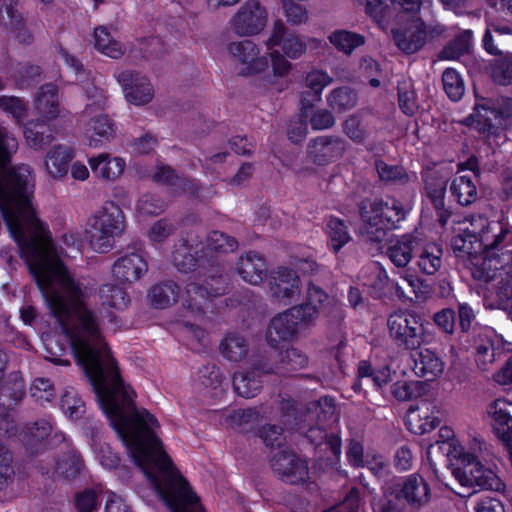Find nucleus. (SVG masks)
Wrapping results in <instances>:
<instances>
[{
  "label": "nucleus",
  "mask_w": 512,
  "mask_h": 512,
  "mask_svg": "<svg viewBox=\"0 0 512 512\" xmlns=\"http://www.w3.org/2000/svg\"><path fill=\"white\" fill-rule=\"evenodd\" d=\"M18 143L0 127V211L21 258H63L70 252L57 246L48 227L36 216L32 194L34 178L27 165L10 168Z\"/></svg>",
  "instance_id": "1"
},
{
  "label": "nucleus",
  "mask_w": 512,
  "mask_h": 512,
  "mask_svg": "<svg viewBox=\"0 0 512 512\" xmlns=\"http://www.w3.org/2000/svg\"><path fill=\"white\" fill-rule=\"evenodd\" d=\"M508 233L506 222L476 215L460 224L451 241L473 279L486 286L490 308L506 309L512 299V253L501 246Z\"/></svg>",
  "instance_id": "2"
},
{
  "label": "nucleus",
  "mask_w": 512,
  "mask_h": 512,
  "mask_svg": "<svg viewBox=\"0 0 512 512\" xmlns=\"http://www.w3.org/2000/svg\"><path fill=\"white\" fill-rule=\"evenodd\" d=\"M338 302L320 287L310 285L306 302L276 315L267 329V341L272 347L292 339L300 330L310 326L321 315L338 310Z\"/></svg>",
  "instance_id": "3"
},
{
  "label": "nucleus",
  "mask_w": 512,
  "mask_h": 512,
  "mask_svg": "<svg viewBox=\"0 0 512 512\" xmlns=\"http://www.w3.org/2000/svg\"><path fill=\"white\" fill-rule=\"evenodd\" d=\"M265 46L271 60V72L259 80V86L269 93H279L288 86L285 78L292 67L288 59L300 58L306 52L307 43L302 37L289 31L281 21H277L265 41Z\"/></svg>",
  "instance_id": "4"
},
{
  "label": "nucleus",
  "mask_w": 512,
  "mask_h": 512,
  "mask_svg": "<svg viewBox=\"0 0 512 512\" xmlns=\"http://www.w3.org/2000/svg\"><path fill=\"white\" fill-rule=\"evenodd\" d=\"M24 393L25 385L18 375L1 388L0 404L6 406L7 411L0 412V435L13 442L19 441L26 446H33L46 438L53 431V426L47 420H40L18 432V424L10 412V407L20 401Z\"/></svg>",
  "instance_id": "5"
},
{
  "label": "nucleus",
  "mask_w": 512,
  "mask_h": 512,
  "mask_svg": "<svg viewBox=\"0 0 512 512\" xmlns=\"http://www.w3.org/2000/svg\"><path fill=\"white\" fill-rule=\"evenodd\" d=\"M400 11L397 15V26L393 28L395 44L406 53L418 51L427 36L423 21L418 16L421 10L431 7V0H391Z\"/></svg>",
  "instance_id": "6"
},
{
  "label": "nucleus",
  "mask_w": 512,
  "mask_h": 512,
  "mask_svg": "<svg viewBox=\"0 0 512 512\" xmlns=\"http://www.w3.org/2000/svg\"><path fill=\"white\" fill-rule=\"evenodd\" d=\"M411 204L388 197L364 203L361 217L365 223V233L373 242L381 241L386 229L397 228V224L406 218Z\"/></svg>",
  "instance_id": "7"
},
{
  "label": "nucleus",
  "mask_w": 512,
  "mask_h": 512,
  "mask_svg": "<svg viewBox=\"0 0 512 512\" xmlns=\"http://www.w3.org/2000/svg\"><path fill=\"white\" fill-rule=\"evenodd\" d=\"M155 494L171 512H205L181 474H144Z\"/></svg>",
  "instance_id": "8"
},
{
  "label": "nucleus",
  "mask_w": 512,
  "mask_h": 512,
  "mask_svg": "<svg viewBox=\"0 0 512 512\" xmlns=\"http://www.w3.org/2000/svg\"><path fill=\"white\" fill-rule=\"evenodd\" d=\"M124 229V214L122 209L114 202H106L89 222L91 247L99 253L109 251L113 247L114 239Z\"/></svg>",
  "instance_id": "9"
},
{
  "label": "nucleus",
  "mask_w": 512,
  "mask_h": 512,
  "mask_svg": "<svg viewBox=\"0 0 512 512\" xmlns=\"http://www.w3.org/2000/svg\"><path fill=\"white\" fill-rule=\"evenodd\" d=\"M387 325L389 334L396 344L408 350H415L430 339L423 319L410 311L391 314Z\"/></svg>",
  "instance_id": "10"
},
{
  "label": "nucleus",
  "mask_w": 512,
  "mask_h": 512,
  "mask_svg": "<svg viewBox=\"0 0 512 512\" xmlns=\"http://www.w3.org/2000/svg\"><path fill=\"white\" fill-rule=\"evenodd\" d=\"M510 119H512V99L503 98L493 107L486 103H477L473 113L464 123L489 138L491 135H496L499 128L505 127Z\"/></svg>",
  "instance_id": "11"
},
{
  "label": "nucleus",
  "mask_w": 512,
  "mask_h": 512,
  "mask_svg": "<svg viewBox=\"0 0 512 512\" xmlns=\"http://www.w3.org/2000/svg\"><path fill=\"white\" fill-rule=\"evenodd\" d=\"M227 50L239 67L241 75H259V80L268 73L269 61L266 55L261 53V47L251 40L234 41L228 44Z\"/></svg>",
  "instance_id": "12"
},
{
  "label": "nucleus",
  "mask_w": 512,
  "mask_h": 512,
  "mask_svg": "<svg viewBox=\"0 0 512 512\" xmlns=\"http://www.w3.org/2000/svg\"><path fill=\"white\" fill-rule=\"evenodd\" d=\"M463 466L454 469L453 475L463 487L481 488L501 491L505 485L498 476L495 467L485 465L480 460L470 463H462Z\"/></svg>",
  "instance_id": "13"
},
{
  "label": "nucleus",
  "mask_w": 512,
  "mask_h": 512,
  "mask_svg": "<svg viewBox=\"0 0 512 512\" xmlns=\"http://www.w3.org/2000/svg\"><path fill=\"white\" fill-rule=\"evenodd\" d=\"M268 14L258 0H247L229 20L231 30L240 37L259 34L266 26Z\"/></svg>",
  "instance_id": "14"
},
{
  "label": "nucleus",
  "mask_w": 512,
  "mask_h": 512,
  "mask_svg": "<svg viewBox=\"0 0 512 512\" xmlns=\"http://www.w3.org/2000/svg\"><path fill=\"white\" fill-rule=\"evenodd\" d=\"M115 78L129 104L144 106L153 100L155 89L146 75L134 70H122L115 74Z\"/></svg>",
  "instance_id": "15"
},
{
  "label": "nucleus",
  "mask_w": 512,
  "mask_h": 512,
  "mask_svg": "<svg viewBox=\"0 0 512 512\" xmlns=\"http://www.w3.org/2000/svg\"><path fill=\"white\" fill-rule=\"evenodd\" d=\"M83 137L91 148H99L116 136V127L108 115L86 107L82 115Z\"/></svg>",
  "instance_id": "16"
},
{
  "label": "nucleus",
  "mask_w": 512,
  "mask_h": 512,
  "mask_svg": "<svg viewBox=\"0 0 512 512\" xmlns=\"http://www.w3.org/2000/svg\"><path fill=\"white\" fill-rule=\"evenodd\" d=\"M225 291L226 286L222 277H211L205 287L191 283L187 286L185 296L182 298L183 305L191 310L200 311L208 307L209 297L221 295Z\"/></svg>",
  "instance_id": "17"
},
{
  "label": "nucleus",
  "mask_w": 512,
  "mask_h": 512,
  "mask_svg": "<svg viewBox=\"0 0 512 512\" xmlns=\"http://www.w3.org/2000/svg\"><path fill=\"white\" fill-rule=\"evenodd\" d=\"M272 468L291 484L305 482L309 478L307 463L288 451H280L271 460Z\"/></svg>",
  "instance_id": "18"
},
{
  "label": "nucleus",
  "mask_w": 512,
  "mask_h": 512,
  "mask_svg": "<svg viewBox=\"0 0 512 512\" xmlns=\"http://www.w3.org/2000/svg\"><path fill=\"white\" fill-rule=\"evenodd\" d=\"M459 171L469 170L468 173L456 176L451 183L450 190L452 195L461 205H470L477 199V176L474 173L476 162L469 159L466 163L458 165Z\"/></svg>",
  "instance_id": "19"
},
{
  "label": "nucleus",
  "mask_w": 512,
  "mask_h": 512,
  "mask_svg": "<svg viewBox=\"0 0 512 512\" xmlns=\"http://www.w3.org/2000/svg\"><path fill=\"white\" fill-rule=\"evenodd\" d=\"M332 81L333 78L327 72L320 69H313L306 73L300 92V102L303 106L304 116H308L307 109L310 106H313L321 100L323 90L329 86Z\"/></svg>",
  "instance_id": "20"
},
{
  "label": "nucleus",
  "mask_w": 512,
  "mask_h": 512,
  "mask_svg": "<svg viewBox=\"0 0 512 512\" xmlns=\"http://www.w3.org/2000/svg\"><path fill=\"white\" fill-rule=\"evenodd\" d=\"M361 279L362 284L371 287L376 296L385 295L394 289L395 294L399 298H408L404 289L398 283L390 282L386 270L379 263H372L368 266L363 272Z\"/></svg>",
  "instance_id": "21"
},
{
  "label": "nucleus",
  "mask_w": 512,
  "mask_h": 512,
  "mask_svg": "<svg viewBox=\"0 0 512 512\" xmlns=\"http://www.w3.org/2000/svg\"><path fill=\"white\" fill-rule=\"evenodd\" d=\"M273 296L284 305H288L299 299L301 293V281L292 270L280 269L271 283Z\"/></svg>",
  "instance_id": "22"
},
{
  "label": "nucleus",
  "mask_w": 512,
  "mask_h": 512,
  "mask_svg": "<svg viewBox=\"0 0 512 512\" xmlns=\"http://www.w3.org/2000/svg\"><path fill=\"white\" fill-rule=\"evenodd\" d=\"M346 148V142L339 137L321 136L309 145V156L313 162L324 165L339 158Z\"/></svg>",
  "instance_id": "23"
},
{
  "label": "nucleus",
  "mask_w": 512,
  "mask_h": 512,
  "mask_svg": "<svg viewBox=\"0 0 512 512\" xmlns=\"http://www.w3.org/2000/svg\"><path fill=\"white\" fill-rule=\"evenodd\" d=\"M88 164L96 177L105 181H115L126 168L124 158L102 152L88 159Z\"/></svg>",
  "instance_id": "24"
},
{
  "label": "nucleus",
  "mask_w": 512,
  "mask_h": 512,
  "mask_svg": "<svg viewBox=\"0 0 512 512\" xmlns=\"http://www.w3.org/2000/svg\"><path fill=\"white\" fill-rule=\"evenodd\" d=\"M419 245L417 234L392 236L388 240L387 255L397 267H405L411 261L413 251Z\"/></svg>",
  "instance_id": "25"
},
{
  "label": "nucleus",
  "mask_w": 512,
  "mask_h": 512,
  "mask_svg": "<svg viewBox=\"0 0 512 512\" xmlns=\"http://www.w3.org/2000/svg\"><path fill=\"white\" fill-rule=\"evenodd\" d=\"M34 107L42 122L56 119L61 112L56 85L47 84L42 86L36 95Z\"/></svg>",
  "instance_id": "26"
},
{
  "label": "nucleus",
  "mask_w": 512,
  "mask_h": 512,
  "mask_svg": "<svg viewBox=\"0 0 512 512\" xmlns=\"http://www.w3.org/2000/svg\"><path fill=\"white\" fill-rule=\"evenodd\" d=\"M415 258L419 271L428 276L435 275L443 266V250L434 242L419 243Z\"/></svg>",
  "instance_id": "27"
},
{
  "label": "nucleus",
  "mask_w": 512,
  "mask_h": 512,
  "mask_svg": "<svg viewBox=\"0 0 512 512\" xmlns=\"http://www.w3.org/2000/svg\"><path fill=\"white\" fill-rule=\"evenodd\" d=\"M147 271V263L136 253L120 257L114 264L112 273L121 282L138 280Z\"/></svg>",
  "instance_id": "28"
},
{
  "label": "nucleus",
  "mask_w": 512,
  "mask_h": 512,
  "mask_svg": "<svg viewBox=\"0 0 512 512\" xmlns=\"http://www.w3.org/2000/svg\"><path fill=\"white\" fill-rule=\"evenodd\" d=\"M74 158V150L66 145H56L46 154L44 166L53 179H62L68 172V164Z\"/></svg>",
  "instance_id": "29"
},
{
  "label": "nucleus",
  "mask_w": 512,
  "mask_h": 512,
  "mask_svg": "<svg viewBox=\"0 0 512 512\" xmlns=\"http://www.w3.org/2000/svg\"><path fill=\"white\" fill-rule=\"evenodd\" d=\"M254 408L226 410L219 415V425L225 429L247 431L259 420Z\"/></svg>",
  "instance_id": "30"
},
{
  "label": "nucleus",
  "mask_w": 512,
  "mask_h": 512,
  "mask_svg": "<svg viewBox=\"0 0 512 512\" xmlns=\"http://www.w3.org/2000/svg\"><path fill=\"white\" fill-rule=\"evenodd\" d=\"M236 271L245 282L257 285L266 276V261L257 254L248 253L239 259Z\"/></svg>",
  "instance_id": "31"
},
{
  "label": "nucleus",
  "mask_w": 512,
  "mask_h": 512,
  "mask_svg": "<svg viewBox=\"0 0 512 512\" xmlns=\"http://www.w3.org/2000/svg\"><path fill=\"white\" fill-rule=\"evenodd\" d=\"M93 38L95 49L104 56L120 59L126 53V46L106 26L96 27Z\"/></svg>",
  "instance_id": "32"
},
{
  "label": "nucleus",
  "mask_w": 512,
  "mask_h": 512,
  "mask_svg": "<svg viewBox=\"0 0 512 512\" xmlns=\"http://www.w3.org/2000/svg\"><path fill=\"white\" fill-rule=\"evenodd\" d=\"M445 364L430 349L420 350L414 358V371L416 375L425 378L428 381L439 377L444 371Z\"/></svg>",
  "instance_id": "33"
},
{
  "label": "nucleus",
  "mask_w": 512,
  "mask_h": 512,
  "mask_svg": "<svg viewBox=\"0 0 512 512\" xmlns=\"http://www.w3.org/2000/svg\"><path fill=\"white\" fill-rule=\"evenodd\" d=\"M440 420L430 411L429 404L423 403L416 409H410L407 414V425L415 434H424L435 429Z\"/></svg>",
  "instance_id": "34"
},
{
  "label": "nucleus",
  "mask_w": 512,
  "mask_h": 512,
  "mask_svg": "<svg viewBox=\"0 0 512 512\" xmlns=\"http://www.w3.org/2000/svg\"><path fill=\"white\" fill-rule=\"evenodd\" d=\"M400 495L411 505L421 506L428 502L430 490L421 476L410 475L401 484Z\"/></svg>",
  "instance_id": "35"
},
{
  "label": "nucleus",
  "mask_w": 512,
  "mask_h": 512,
  "mask_svg": "<svg viewBox=\"0 0 512 512\" xmlns=\"http://www.w3.org/2000/svg\"><path fill=\"white\" fill-rule=\"evenodd\" d=\"M152 177L157 182L167 183L174 195L193 194L196 191L194 183L175 175L174 171L168 166L156 167Z\"/></svg>",
  "instance_id": "36"
},
{
  "label": "nucleus",
  "mask_w": 512,
  "mask_h": 512,
  "mask_svg": "<svg viewBox=\"0 0 512 512\" xmlns=\"http://www.w3.org/2000/svg\"><path fill=\"white\" fill-rule=\"evenodd\" d=\"M509 403L503 399L493 401L488 407V414L492 418L494 428L504 441L512 439L509 431L512 426V416L508 411Z\"/></svg>",
  "instance_id": "37"
},
{
  "label": "nucleus",
  "mask_w": 512,
  "mask_h": 512,
  "mask_svg": "<svg viewBox=\"0 0 512 512\" xmlns=\"http://www.w3.org/2000/svg\"><path fill=\"white\" fill-rule=\"evenodd\" d=\"M456 445V452L453 457L461 463L480 460L488 451V445L481 438L472 435H469L467 439L461 440L460 444Z\"/></svg>",
  "instance_id": "38"
},
{
  "label": "nucleus",
  "mask_w": 512,
  "mask_h": 512,
  "mask_svg": "<svg viewBox=\"0 0 512 512\" xmlns=\"http://www.w3.org/2000/svg\"><path fill=\"white\" fill-rule=\"evenodd\" d=\"M265 368H268V366L263 365L261 367V370L264 373H266L264 371ZM259 370L260 368H257L256 370L253 371L237 372L234 375L233 385L238 395L245 398H250L257 395L261 388Z\"/></svg>",
  "instance_id": "39"
},
{
  "label": "nucleus",
  "mask_w": 512,
  "mask_h": 512,
  "mask_svg": "<svg viewBox=\"0 0 512 512\" xmlns=\"http://www.w3.org/2000/svg\"><path fill=\"white\" fill-rule=\"evenodd\" d=\"M17 0H4L0 7V24L8 25L19 41H26L23 16L16 7Z\"/></svg>",
  "instance_id": "40"
},
{
  "label": "nucleus",
  "mask_w": 512,
  "mask_h": 512,
  "mask_svg": "<svg viewBox=\"0 0 512 512\" xmlns=\"http://www.w3.org/2000/svg\"><path fill=\"white\" fill-rule=\"evenodd\" d=\"M325 232L328 245L334 252H338L352 239L345 222L337 217H330L327 220Z\"/></svg>",
  "instance_id": "41"
},
{
  "label": "nucleus",
  "mask_w": 512,
  "mask_h": 512,
  "mask_svg": "<svg viewBox=\"0 0 512 512\" xmlns=\"http://www.w3.org/2000/svg\"><path fill=\"white\" fill-rule=\"evenodd\" d=\"M307 364V356L298 349L291 347L286 350L285 356L281 357L280 363L275 367L269 366L268 368H265L264 371L266 373L285 374L290 371L304 368Z\"/></svg>",
  "instance_id": "42"
},
{
  "label": "nucleus",
  "mask_w": 512,
  "mask_h": 512,
  "mask_svg": "<svg viewBox=\"0 0 512 512\" xmlns=\"http://www.w3.org/2000/svg\"><path fill=\"white\" fill-rule=\"evenodd\" d=\"M95 459L107 470L116 469L120 464L119 455L99 436H93L90 443Z\"/></svg>",
  "instance_id": "43"
},
{
  "label": "nucleus",
  "mask_w": 512,
  "mask_h": 512,
  "mask_svg": "<svg viewBox=\"0 0 512 512\" xmlns=\"http://www.w3.org/2000/svg\"><path fill=\"white\" fill-rule=\"evenodd\" d=\"M394 371L388 365L373 368L368 361H361L358 365V375L360 378L370 379L376 387H382L392 380Z\"/></svg>",
  "instance_id": "44"
},
{
  "label": "nucleus",
  "mask_w": 512,
  "mask_h": 512,
  "mask_svg": "<svg viewBox=\"0 0 512 512\" xmlns=\"http://www.w3.org/2000/svg\"><path fill=\"white\" fill-rule=\"evenodd\" d=\"M329 41L337 50L350 54L364 44V37L354 32L337 30L330 34Z\"/></svg>",
  "instance_id": "45"
},
{
  "label": "nucleus",
  "mask_w": 512,
  "mask_h": 512,
  "mask_svg": "<svg viewBox=\"0 0 512 512\" xmlns=\"http://www.w3.org/2000/svg\"><path fill=\"white\" fill-rule=\"evenodd\" d=\"M151 304L156 308H165L178 300L177 286L172 282L154 286L150 293Z\"/></svg>",
  "instance_id": "46"
},
{
  "label": "nucleus",
  "mask_w": 512,
  "mask_h": 512,
  "mask_svg": "<svg viewBox=\"0 0 512 512\" xmlns=\"http://www.w3.org/2000/svg\"><path fill=\"white\" fill-rule=\"evenodd\" d=\"M492 335L493 331L485 330L484 342L476 347V363L482 371H488L498 355Z\"/></svg>",
  "instance_id": "47"
},
{
  "label": "nucleus",
  "mask_w": 512,
  "mask_h": 512,
  "mask_svg": "<svg viewBox=\"0 0 512 512\" xmlns=\"http://www.w3.org/2000/svg\"><path fill=\"white\" fill-rule=\"evenodd\" d=\"M103 306H109L116 310H123L128 306L129 298L121 286L105 284L100 290Z\"/></svg>",
  "instance_id": "48"
},
{
  "label": "nucleus",
  "mask_w": 512,
  "mask_h": 512,
  "mask_svg": "<svg viewBox=\"0 0 512 512\" xmlns=\"http://www.w3.org/2000/svg\"><path fill=\"white\" fill-rule=\"evenodd\" d=\"M356 95L348 88H337L327 96L328 105L337 112H344L356 104Z\"/></svg>",
  "instance_id": "49"
},
{
  "label": "nucleus",
  "mask_w": 512,
  "mask_h": 512,
  "mask_svg": "<svg viewBox=\"0 0 512 512\" xmlns=\"http://www.w3.org/2000/svg\"><path fill=\"white\" fill-rule=\"evenodd\" d=\"M61 409L68 418L76 420L83 415L85 406L77 392L67 388L61 396Z\"/></svg>",
  "instance_id": "50"
},
{
  "label": "nucleus",
  "mask_w": 512,
  "mask_h": 512,
  "mask_svg": "<svg viewBox=\"0 0 512 512\" xmlns=\"http://www.w3.org/2000/svg\"><path fill=\"white\" fill-rule=\"evenodd\" d=\"M491 76L500 85L512 84V53H507L493 62Z\"/></svg>",
  "instance_id": "51"
},
{
  "label": "nucleus",
  "mask_w": 512,
  "mask_h": 512,
  "mask_svg": "<svg viewBox=\"0 0 512 512\" xmlns=\"http://www.w3.org/2000/svg\"><path fill=\"white\" fill-rule=\"evenodd\" d=\"M399 106L407 115H413L418 108L412 81L404 78L398 83Z\"/></svg>",
  "instance_id": "52"
},
{
  "label": "nucleus",
  "mask_w": 512,
  "mask_h": 512,
  "mask_svg": "<svg viewBox=\"0 0 512 512\" xmlns=\"http://www.w3.org/2000/svg\"><path fill=\"white\" fill-rule=\"evenodd\" d=\"M443 87L448 97L453 100H459L464 94V83L459 73L451 68L444 71L442 76Z\"/></svg>",
  "instance_id": "53"
},
{
  "label": "nucleus",
  "mask_w": 512,
  "mask_h": 512,
  "mask_svg": "<svg viewBox=\"0 0 512 512\" xmlns=\"http://www.w3.org/2000/svg\"><path fill=\"white\" fill-rule=\"evenodd\" d=\"M307 437L315 445H322V441L325 440L324 445L335 457L340 454L341 441L336 434L328 435L322 428H310L307 431Z\"/></svg>",
  "instance_id": "54"
},
{
  "label": "nucleus",
  "mask_w": 512,
  "mask_h": 512,
  "mask_svg": "<svg viewBox=\"0 0 512 512\" xmlns=\"http://www.w3.org/2000/svg\"><path fill=\"white\" fill-rule=\"evenodd\" d=\"M191 251L192 248L187 246L185 242H181L175 246L172 261L179 271L187 272L195 267L197 260Z\"/></svg>",
  "instance_id": "55"
},
{
  "label": "nucleus",
  "mask_w": 512,
  "mask_h": 512,
  "mask_svg": "<svg viewBox=\"0 0 512 512\" xmlns=\"http://www.w3.org/2000/svg\"><path fill=\"white\" fill-rule=\"evenodd\" d=\"M221 351L227 359L238 361L246 353L245 341L238 335H229L223 340Z\"/></svg>",
  "instance_id": "56"
},
{
  "label": "nucleus",
  "mask_w": 512,
  "mask_h": 512,
  "mask_svg": "<svg viewBox=\"0 0 512 512\" xmlns=\"http://www.w3.org/2000/svg\"><path fill=\"white\" fill-rule=\"evenodd\" d=\"M31 396L40 404L50 402L55 397L53 384L47 378H36L30 386Z\"/></svg>",
  "instance_id": "57"
},
{
  "label": "nucleus",
  "mask_w": 512,
  "mask_h": 512,
  "mask_svg": "<svg viewBox=\"0 0 512 512\" xmlns=\"http://www.w3.org/2000/svg\"><path fill=\"white\" fill-rule=\"evenodd\" d=\"M313 412H309L308 418L312 419L316 414L319 421H333L337 420L335 401L331 397L321 398L318 402L312 404Z\"/></svg>",
  "instance_id": "58"
},
{
  "label": "nucleus",
  "mask_w": 512,
  "mask_h": 512,
  "mask_svg": "<svg viewBox=\"0 0 512 512\" xmlns=\"http://www.w3.org/2000/svg\"><path fill=\"white\" fill-rule=\"evenodd\" d=\"M0 110L13 117L17 122L23 120L27 114L26 104L15 96H1Z\"/></svg>",
  "instance_id": "59"
},
{
  "label": "nucleus",
  "mask_w": 512,
  "mask_h": 512,
  "mask_svg": "<svg viewBox=\"0 0 512 512\" xmlns=\"http://www.w3.org/2000/svg\"><path fill=\"white\" fill-rule=\"evenodd\" d=\"M365 12L382 28L391 16V10L384 0H365Z\"/></svg>",
  "instance_id": "60"
},
{
  "label": "nucleus",
  "mask_w": 512,
  "mask_h": 512,
  "mask_svg": "<svg viewBox=\"0 0 512 512\" xmlns=\"http://www.w3.org/2000/svg\"><path fill=\"white\" fill-rule=\"evenodd\" d=\"M343 128L345 134L356 143H362L368 135L366 124L356 115L346 119Z\"/></svg>",
  "instance_id": "61"
},
{
  "label": "nucleus",
  "mask_w": 512,
  "mask_h": 512,
  "mask_svg": "<svg viewBox=\"0 0 512 512\" xmlns=\"http://www.w3.org/2000/svg\"><path fill=\"white\" fill-rule=\"evenodd\" d=\"M165 208V203L156 195L144 194L136 204V211L140 215H158Z\"/></svg>",
  "instance_id": "62"
},
{
  "label": "nucleus",
  "mask_w": 512,
  "mask_h": 512,
  "mask_svg": "<svg viewBox=\"0 0 512 512\" xmlns=\"http://www.w3.org/2000/svg\"><path fill=\"white\" fill-rule=\"evenodd\" d=\"M207 247L217 252H232L237 248L235 239L219 231H213L207 238Z\"/></svg>",
  "instance_id": "63"
},
{
  "label": "nucleus",
  "mask_w": 512,
  "mask_h": 512,
  "mask_svg": "<svg viewBox=\"0 0 512 512\" xmlns=\"http://www.w3.org/2000/svg\"><path fill=\"white\" fill-rule=\"evenodd\" d=\"M99 491L97 489H85L75 497V506L79 512H94L99 504Z\"/></svg>",
  "instance_id": "64"
}]
</instances>
